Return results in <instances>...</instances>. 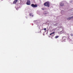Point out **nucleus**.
I'll return each mask as SVG.
<instances>
[{
    "instance_id": "ddd939ff",
    "label": "nucleus",
    "mask_w": 73,
    "mask_h": 73,
    "mask_svg": "<svg viewBox=\"0 0 73 73\" xmlns=\"http://www.w3.org/2000/svg\"><path fill=\"white\" fill-rule=\"evenodd\" d=\"M57 25L56 24H55L54 26H56Z\"/></svg>"
},
{
    "instance_id": "20e7f679",
    "label": "nucleus",
    "mask_w": 73,
    "mask_h": 73,
    "mask_svg": "<svg viewBox=\"0 0 73 73\" xmlns=\"http://www.w3.org/2000/svg\"><path fill=\"white\" fill-rule=\"evenodd\" d=\"M64 4L62 3H60V6L61 7H62V6H64Z\"/></svg>"
},
{
    "instance_id": "0eeeda50",
    "label": "nucleus",
    "mask_w": 73,
    "mask_h": 73,
    "mask_svg": "<svg viewBox=\"0 0 73 73\" xmlns=\"http://www.w3.org/2000/svg\"><path fill=\"white\" fill-rule=\"evenodd\" d=\"M29 15L30 16H32V17H33V15L32 13L30 14Z\"/></svg>"
},
{
    "instance_id": "6e6552de",
    "label": "nucleus",
    "mask_w": 73,
    "mask_h": 73,
    "mask_svg": "<svg viewBox=\"0 0 73 73\" xmlns=\"http://www.w3.org/2000/svg\"><path fill=\"white\" fill-rule=\"evenodd\" d=\"M55 32H54L53 33H51L50 34V35H52L53 34H54V33Z\"/></svg>"
},
{
    "instance_id": "1a4fd4ad",
    "label": "nucleus",
    "mask_w": 73,
    "mask_h": 73,
    "mask_svg": "<svg viewBox=\"0 0 73 73\" xmlns=\"http://www.w3.org/2000/svg\"><path fill=\"white\" fill-rule=\"evenodd\" d=\"M58 37H59V36H56L55 37V38H58Z\"/></svg>"
},
{
    "instance_id": "423d86ee",
    "label": "nucleus",
    "mask_w": 73,
    "mask_h": 73,
    "mask_svg": "<svg viewBox=\"0 0 73 73\" xmlns=\"http://www.w3.org/2000/svg\"><path fill=\"white\" fill-rule=\"evenodd\" d=\"M73 16L70 17L68 18H67V20H70L71 19H73Z\"/></svg>"
},
{
    "instance_id": "9b49d317",
    "label": "nucleus",
    "mask_w": 73,
    "mask_h": 73,
    "mask_svg": "<svg viewBox=\"0 0 73 73\" xmlns=\"http://www.w3.org/2000/svg\"><path fill=\"white\" fill-rule=\"evenodd\" d=\"M71 36H73V34H71Z\"/></svg>"
},
{
    "instance_id": "2eb2a0df",
    "label": "nucleus",
    "mask_w": 73,
    "mask_h": 73,
    "mask_svg": "<svg viewBox=\"0 0 73 73\" xmlns=\"http://www.w3.org/2000/svg\"><path fill=\"white\" fill-rule=\"evenodd\" d=\"M41 31H40V33H41Z\"/></svg>"
},
{
    "instance_id": "f3484780",
    "label": "nucleus",
    "mask_w": 73,
    "mask_h": 73,
    "mask_svg": "<svg viewBox=\"0 0 73 73\" xmlns=\"http://www.w3.org/2000/svg\"><path fill=\"white\" fill-rule=\"evenodd\" d=\"M61 32H62V31H61V32H60V33H61Z\"/></svg>"
},
{
    "instance_id": "9d476101",
    "label": "nucleus",
    "mask_w": 73,
    "mask_h": 73,
    "mask_svg": "<svg viewBox=\"0 0 73 73\" xmlns=\"http://www.w3.org/2000/svg\"><path fill=\"white\" fill-rule=\"evenodd\" d=\"M46 28H44V30L45 31H46Z\"/></svg>"
},
{
    "instance_id": "4468645a",
    "label": "nucleus",
    "mask_w": 73,
    "mask_h": 73,
    "mask_svg": "<svg viewBox=\"0 0 73 73\" xmlns=\"http://www.w3.org/2000/svg\"><path fill=\"white\" fill-rule=\"evenodd\" d=\"M18 8H17V10H18Z\"/></svg>"
},
{
    "instance_id": "dca6fc26",
    "label": "nucleus",
    "mask_w": 73,
    "mask_h": 73,
    "mask_svg": "<svg viewBox=\"0 0 73 73\" xmlns=\"http://www.w3.org/2000/svg\"><path fill=\"white\" fill-rule=\"evenodd\" d=\"M59 34H60V33H59Z\"/></svg>"
},
{
    "instance_id": "7ed1b4c3",
    "label": "nucleus",
    "mask_w": 73,
    "mask_h": 73,
    "mask_svg": "<svg viewBox=\"0 0 73 73\" xmlns=\"http://www.w3.org/2000/svg\"><path fill=\"white\" fill-rule=\"evenodd\" d=\"M27 5H29L30 4V1L28 0L27 3Z\"/></svg>"
},
{
    "instance_id": "39448f33",
    "label": "nucleus",
    "mask_w": 73,
    "mask_h": 73,
    "mask_svg": "<svg viewBox=\"0 0 73 73\" xmlns=\"http://www.w3.org/2000/svg\"><path fill=\"white\" fill-rule=\"evenodd\" d=\"M18 1V0H15V1H14L13 2V4H16V3H17V2Z\"/></svg>"
},
{
    "instance_id": "f03ea898",
    "label": "nucleus",
    "mask_w": 73,
    "mask_h": 73,
    "mask_svg": "<svg viewBox=\"0 0 73 73\" xmlns=\"http://www.w3.org/2000/svg\"><path fill=\"white\" fill-rule=\"evenodd\" d=\"M31 5L33 8H36V7H37V5L32 4Z\"/></svg>"
},
{
    "instance_id": "f8f14e48",
    "label": "nucleus",
    "mask_w": 73,
    "mask_h": 73,
    "mask_svg": "<svg viewBox=\"0 0 73 73\" xmlns=\"http://www.w3.org/2000/svg\"><path fill=\"white\" fill-rule=\"evenodd\" d=\"M42 10H44V8H42Z\"/></svg>"
},
{
    "instance_id": "f257e3e1",
    "label": "nucleus",
    "mask_w": 73,
    "mask_h": 73,
    "mask_svg": "<svg viewBox=\"0 0 73 73\" xmlns=\"http://www.w3.org/2000/svg\"><path fill=\"white\" fill-rule=\"evenodd\" d=\"M44 6H45L46 7H49V5H50V4L49 3V2H47L44 3Z\"/></svg>"
}]
</instances>
